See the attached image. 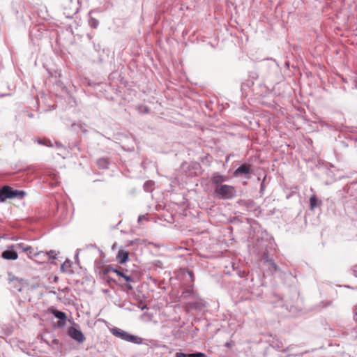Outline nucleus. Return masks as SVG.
Instances as JSON below:
<instances>
[{
  "mask_svg": "<svg viewBox=\"0 0 357 357\" xmlns=\"http://www.w3.org/2000/svg\"><path fill=\"white\" fill-rule=\"evenodd\" d=\"M26 195L25 191L15 190L9 185H3L0 188V202H3L7 199H22Z\"/></svg>",
  "mask_w": 357,
  "mask_h": 357,
  "instance_id": "nucleus-1",
  "label": "nucleus"
},
{
  "mask_svg": "<svg viewBox=\"0 0 357 357\" xmlns=\"http://www.w3.org/2000/svg\"><path fill=\"white\" fill-rule=\"evenodd\" d=\"M109 331L114 336L119 337L124 341L138 344L142 343V338L139 337V336L130 334L119 328H109Z\"/></svg>",
  "mask_w": 357,
  "mask_h": 357,
  "instance_id": "nucleus-2",
  "label": "nucleus"
},
{
  "mask_svg": "<svg viewBox=\"0 0 357 357\" xmlns=\"http://www.w3.org/2000/svg\"><path fill=\"white\" fill-rule=\"evenodd\" d=\"M214 192L221 199H231L235 197L236 190L234 186L224 184L215 186Z\"/></svg>",
  "mask_w": 357,
  "mask_h": 357,
  "instance_id": "nucleus-3",
  "label": "nucleus"
},
{
  "mask_svg": "<svg viewBox=\"0 0 357 357\" xmlns=\"http://www.w3.org/2000/svg\"><path fill=\"white\" fill-rule=\"evenodd\" d=\"M68 335L79 343H83L86 340L83 333L79 329L74 327L68 328Z\"/></svg>",
  "mask_w": 357,
  "mask_h": 357,
  "instance_id": "nucleus-4",
  "label": "nucleus"
},
{
  "mask_svg": "<svg viewBox=\"0 0 357 357\" xmlns=\"http://www.w3.org/2000/svg\"><path fill=\"white\" fill-rule=\"evenodd\" d=\"M2 257L7 260H15L18 258L17 251L12 245L9 246L7 250H4L1 254Z\"/></svg>",
  "mask_w": 357,
  "mask_h": 357,
  "instance_id": "nucleus-5",
  "label": "nucleus"
},
{
  "mask_svg": "<svg viewBox=\"0 0 357 357\" xmlns=\"http://www.w3.org/2000/svg\"><path fill=\"white\" fill-rule=\"evenodd\" d=\"M228 176L222 175L218 172H215L212 174L211 181L213 184L217 185H223L222 183L228 181Z\"/></svg>",
  "mask_w": 357,
  "mask_h": 357,
  "instance_id": "nucleus-6",
  "label": "nucleus"
},
{
  "mask_svg": "<svg viewBox=\"0 0 357 357\" xmlns=\"http://www.w3.org/2000/svg\"><path fill=\"white\" fill-rule=\"evenodd\" d=\"M261 259L264 264L269 265L274 272L280 271L279 267L274 261L269 258L268 253L267 252H264L263 253Z\"/></svg>",
  "mask_w": 357,
  "mask_h": 357,
  "instance_id": "nucleus-7",
  "label": "nucleus"
},
{
  "mask_svg": "<svg viewBox=\"0 0 357 357\" xmlns=\"http://www.w3.org/2000/svg\"><path fill=\"white\" fill-rule=\"evenodd\" d=\"M251 172L250 165L244 164L238 167L234 172V176H238L242 174L249 175Z\"/></svg>",
  "mask_w": 357,
  "mask_h": 357,
  "instance_id": "nucleus-8",
  "label": "nucleus"
},
{
  "mask_svg": "<svg viewBox=\"0 0 357 357\" xmlns=\"http://www.w3.org/2000/svg\"><path fill=\"white\" fill-rule=\"evenodd\" d=\"M128 252L120 250L116 255V259L120 264H124L128 259Z\"/></svg>",
  "mask_w": 357,
  "mask_h": 357,
  "instance_id": "nucleus-9",
  "label": "nucleus"
},
{
  "mask_svg": "<svg viewBox=\"0 0 357 357\" xmlns=\"http://www.w3.org/2000/svg\"><path fill=\"white\" fill-rule=\"evenodd\" d=\"M71 261L69 259H66L61 266V270L63 272L67 273L68 274L73 273V271L71 269Z\"/></svg>",
  "mask_w": 357,
  "mask_h": 357,
  "instance_id": "nucleus-10",
  "label": "nucleus"
},
{
  "mask_svg": "<svg viewBox=\"0 0 357 357\" xmlns=\"http://www.w3.org/2000/svg\"><path fill=\"white\" fill-rule=\"evenodd\" d=\"M12 248H14L15 250H22L24 252H27L31 250V247L24 244V243H17L15 245H12Z\"/></svg>",
  "mask_w": 357,
  "mask_h": 357,
  "instance_id": "nucleus-11",
  "label": "nucleus"
},
{
  "mask_svg": "<svg viewBox=\"0 0 357 357\" xmlns=\"http://www.w3.org/2000/svg\"><path fill=\"white\" fill-rule=\"evenodd\" d=\"M53 314L56 318L59 319V321L58 322L59 325H61L62 324V321H65L66 320V314L65 312L60 311V310H54Z\"/></svg>",
  "mask_w": 357,
  "mask_h": 357,
  "instance_id": "nucleus-12",
  "label": "nucleus"
},
{
  "mask_svg": "<svg viewBox=\"0 0 357 357\" xmlns=\"http://www.w3.org/2000/svg\"><path fill=\"white\" fill-rule=\"evenodd\" d=\"M321 202L318 200L317 196L313 195L310 199V208L311 210H314Z\"/></svg>",
  "mask_w": 357,
  "mask_h": 357,
  "instance_id": "nucleus-13",
  "label": "nucleus"
},
{
  "mask_svg": "<svg viewBox=\"0 0 357 357\" xmlns=\"http://www.w3.org/2000/svg\"><path fill=\"white\" fill-rule=\"evenodd\" d=\"M56 253L55 252L54 250H50L49 252H45V255H42L40 256V258H42L43 259H44V261L45 260H49V259H56Z\"/></svg>",
  "mask_w": 357,
  "mask_h": 357,
  "instance_id": "nucleus-14",
  "label": "nucleus"
},
{
  "mask_svg": "<svg viewBox=\"0 0 357 357\" xmlns=\"http://www.w3.org/2000/svg\"><path fill=\"white\" fill-rule=\"evenodd\" d=\"M98 166L101 169H107L109 165V162L106 158H99L97 160Z\"/></svg>",
  "mask_w": 357,
  "mask_h": 357,
  "instance_id": "nucleus-15",
  "label": "nucleus"
},
{
  "mask_svg": "<svg viewBox=\"0 0 357 357\" xmlns=\"http://www.w3.org/2000/svg\"><path fill=\"white\" fill-rule=\"evenodd\" d=\"M42 255H45V252H43V251L33 252L32 249L27 252V256L30 259H32L33 257H39V258H40V256Z\"/></svg>",
  "mask_w": 357,
  "mask_h": 357,
  "instance_id": "nucleus-16",
  "label": "nucleus"
},
{
  "mask_svg": "<svg viewBox=\"0 0 357 357\" xmlns=\"http://www.w3.org/2000/svg\"><path fill=\"white\" fill-rule=\"evenodd\" d=\"M10 283L13 284V288L17 291H22V284L17 278H13L10 280Z\"/></svg>",
  "mask_w": 357,
  "mask_h": 357,
  "instance_id": "nucleus-17",
  "label": "nucleus"
},
{
  "mask_svg": "<svg viewBox=\"0 0 357 357\" xmlns=\"http://www.w3.org/2000/svg\"><path fill=\"white\" fill-rule=\"evenodd\" d=\"M137 109L140 114H147L150 112V109L148 106L144 105H139L137 106Z\"/></svg>",
  "mask_w": 357,
  "mask_h": 357,
  "instance_id": "nucleus-18",
  "label": "nucleus"
},
{
  "mask_svg": "<svg viewBox=\"0 0 357 357\" xmlns=\"http://www.w3.org/2000/svg\"><path fill=\"white\" fill-rule=\"evenodd\" d=\"M89 25L93 29H96L99 25V21L94 17H90L89 18Z\"/></svg>",
  "mask_w": 357,
  "mask_h": 357,
  "instance_id": "nucleus-19",
  "label": "nucleus"
},
{
  "mask_svg": "<svg viewBox=\"0 0 357 357\" xmlns=\"http://www.w3.org/2000/svg\"><path fill=\"white\" fill-rule=\"evenodd\" d=\"M115 271H116V268H113L110 266H107L105 267L102 271L104 275H107L110 273H114Z\"/></svg>",
  "mask_w": 357,
  "mask_h": 357,
  "instance_id": "nucleus-20",
  "label": "nucleus"
},
{
  "mask_svg": "<svg viewBox=\"0 0 357 357\" xmlns=\"http://www.w3.org/2000/svg\"><path fill=\"white\" fill-rule=\"evenodd\" d=\"M38 143L39 144L45 145L47 146H52V144L50 140L49 139H39L38 140Z\"/></svg>",
  "mask_w": 357,
  "mask_h": 357,
  "instance_id": "nucleus-21",
  "label": "nucleus"
},
{
  "mask_svg": "<svg viewBox=\"0 0 357 357\" xmlns=\"http://www.w3.org/2000/svg\"><path fill=\"white\" fill-rule=\"evenodd\" d=\"M183 294L184 296H192L193 294V284H192L189 289H185L183 292Z\"/></svg>",
  "mask_w": 357,
  "mask_h": 357,
  "instance_id": "nucleus-22",
  "label": "nucleus"
},
{
  "mask_svg": "<svg viewBox=\"0 0 357 357\" xmlns=\"http://www.w3.org/2000/svg\"><path fill=\"white\" fill-rule=\"evenodd\" d=\"M152 185H153V183L151 181H146L144 184V189L145 191L148 192L151 190V187H152Z\"/></svg>",
  "mask_w": 357,
  "mask_h": 357,
  "instance_id": "nucleus-23",
  "label": "nucleus"
},
{
  "mask_svg": "<svg viewBox=\"0 0 357 357\" xmlns=\"http://www.w3.org/2000/svg\"><path fill=\"white\" fill-rule=\"evenodd\" d=\"M204 356H205V354L202 353V352H197V353H195V354H188V357H204Z\"/></svg>",
  "mask_w": 357,
  "mask_h": 357,
  "instance_id": "nucleus-24",
  "label": "nucleus"
},
{
  "mask_svg": "<svg viewBox=\"0 0 357 357\" xmlns=\"http://www.w3.org/2000/svg\"><path fill=\"white\" fill-rule=\"evenodd\" d=\"M264 190H265V178L262 181V182L260 185V193L264 194Z\"/></svg>",
  "mask_w": 357,
  "mask_h": 357,
  "instance_id": "nucleus-25",
  "label": "nucleus"
},
{
  "mask_svg": "<svg viewBox=\"0 0 357 357\" xmlns=\"http://www.w3.org/2000/svg\"><path fill=\"white\" fill-rule=\"evenodd\" d=\"M175 357H188V354H185L182 353V352H177L175 354Z\"/></svg>",
  "mask_w": 357,
  "mask_h": 357,
  "instance_id": "nucleus-26",
  "label": "nucleus"
},
{
  "mask_svg": "<svg viewBox=\"0 0 357 357\" xmlns=\"http://www.w3.org/2000/svg\"><path fill=\"white\" fill-rule=\"evenodd\" d=\"M116 275H118L120 277H122V275L125 273L123 270H119L116 268V271L114 272Z\"/></svg>",
  "mask_w": 357,
  "mask_h": 357,
  "instance_id": "nucleus-27",
  "label": "nucleus"
},
{
  "mask_svg": "<svg viewBox=\"0 0 357 357\" xmlns=\"http://www.w3.org/2000/svg\"><path fill=\"white\" fill-rule=\"evenodd\" d=\"M187 273H188V274L189 275L190 281L193 282V280H194V274H193V273L192 271H187Z\"/></svg>",
  "mask_w": 357,
  "mask_h": 357,
  "instance_id": "nucleus-28",
  "label": "nucleus"
},
{
  "mask_svg": "<svg viewBox=\"0 0 357 357\" xmlns=\"http://www.w3.org/2000/svg\"><path fill=\"white\" fill-rule=\"evenodd\" d=\"M125 280L128 282H133V278L132 276L130 275H127L125 278Z\"/></svg>",
  "mask_w": 357,
  "mask_h": 357,
  "instance_id": "nucleus-29",
  "label": "nucleus"
},
{
  "mask_svg": "<svg viewBox=\"0 0 357 357\" xmlns=\"http://www.w3.org/2000/svg\"><path fill=\"white\" fill-rule=\"evenodd\" d=\"M352 271L354 276L357 278V264L353 267Z\"/></svg>",
  "mask_w": 357,
  "mask_h": 357,
  "instance_id": "nucleus-30",
  "label": "nucleus"
},
{
  "mask_svg": "<svg viewBox=\"0 0 357 357\" xmlns=\"http://www.w3.org/2000/svg\"><path fill=\"white\" fill-rule=\"evenodd\" d=\"M276 347H277V349H278V350H280V351H282V350H284V346L282 345V343H281L280 344H278V345L276 346Z\"/></svg>",
  "mask_w": 357,
  "mask_h": 357,
  "instance_id": "nucleus-31",
  "label": "nucleus"
},
{
  "mask_svg": "<svg viewBox=\"0 0 357 357\" xmlns=\"http://www.w3.org/2000/svg\"><path fill=\"white\" fill-rule=\"evenodd\" d=\"M190 166L192 168H194V169H197L198 167H199V164H198V163H193Z\"/></svg>",
  "mask_w": 357,
  "mask_h": 357,
  "instance_id": "nucleus-32",
  "label": "nucleus"
},
{
  "mask_svg": "<svg viewBox=\"0 0 357 357\" xmlns=\"http://www.w3.org/2000/svg\"><path fill=\"white\" fill-rule=\"evenodd\" d=\"M354 319L355 320L356 322H357V307H356L354 311Z\"/></svg>",
  "mask_w": 357,
  "mask_h": 357,
  "instance_id": "nucleus-33",
  "label": "nucleus"
},
{
  "mask_svg": "<svg viewBox=\"0 0 357 357\" xmlns=\"http://www.w3.org/2000/svg\"><path fill=\"white\" fill-rule=\"evenodd\" d=\"M78 255H79V252H77L75 256V261L77 263H79Z\"/></svg>",
  "mask_w": 357,
  "mask_h": 357,
  "instance_id": "nucleus-34",
  "label": "nucleus"
},
{
  "mask_svg": "<svg viewBox=\"0 0 357 357\" xmlns=\"http://www.w3.org/2000/svg\"><path fill=\"white\" fill-rule=\"evenodd\" d=\"M143 218H144V215H139V216L138 217V221L139 222V221L142 220V219H143Z\"/></svg>",
  "mask_w": 357,
  "mask_h": 357,
  "instance_id": "nucleus-35",
  "label": "nucleus"
},
{
  "mask_svg": "<svg viewBox=\"0 0 357 357\" xmlns=\"http://www.w3.org/2000/svg\"><path fill=\"white\" fill-rule=\"evenodd\" d=\"M28 116H29V118H33V114H29L28 115Z\"/></svg>",
  "mask_w": 357,
  "mask_h": 357,
  "instance_id": "nucleus-36",
  "label": "nucleus"
},
{
  "mask_svg": "<svg viewBox=\"0 0 357 357\" xmlns=\"http://www.w3.org/2000/svg\"><path fill=\"white\" fill-rule=\"evenodd\" d=\"M15 5H18V6H20V3H18V2L13 3V6H15Z\"/></svg>",
  "mask_w": 357,
  "mask_h": 357,
  "instance_id": "nucleus-37",
  "label": "nucleus"
},
{
  "mask_svg": "<svg viewBox=\"0 0 357 357\" xmlns=\"http://www.w3.org/2000/svg\"><path fill=\"white\" fill-rule=\"evenodd\" d=\"M128 275H126V273H124L123 275H122V278H125Z\"/></svg>",
  "mask_w": 357,
  "mask_h": 357,
  "instance_id": "nucleus-38",
  "label": "nucleus"
},
{
  "mask_svg": "<svg viewBox=\"0 0 357 357\" xmlns=\"http://www.w3.org/2000/svg\"><path fill=\"white\" fill-rule=\"evenodd\" d=\"M56 145H57L58 146H61V144L60 143H58V142H56Z\"/></svg>",
  "mask_w": 357,
  "mask_h": 357,
  "instance_id": "nucleus-39",
  "label": "nucleus"
},
{
  "mask_svg": "<svg viewBox=\"0 0 357 357\" xmlns=\"http://www.w3.org/2000/svg\"><path fill=\"white\" fill-rule=\"evenodd\" d=\"M225 346L229 347V343L227 342V343L225 344Z\"/></svg>",
  "mask_w": 357,
  "mask_h": 357,
  "instance_id": "nucleus-40",
  "label": "nucleus"
}]
</instances>
